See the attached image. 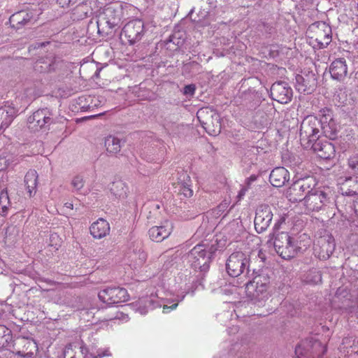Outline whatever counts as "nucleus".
Segmentation results:
<instances>
[{
    "label": "nucleus",
    "instance_id": "1",
    "mask_svg": "<svg viewBox=\"0 0 358 358\" xmlns=\"http://www.w3.org/2000/svg\"><path fill=\"white\" fill-rule=\"evenodd\" d=\"M301 238V245H297L287 233L280 232L278 234L273 241V245L276 252L283 259H287L295 256L300 250L306 249L311 243L310 238L303 234Z\"/></svg>",
    "mask_w": 358,
    "mask_h": 358
},
{
    "label": "nucleus",
    "instance_id": "2",
    "mask_svg": "<svg viewBox=\"0 0 358 358\" xmlns=\"http://www.w3.org/2000/svg\"><path fill=\"white\" fill-rule=\"evenodd\" d=\"M307 34L308 43L315 49L324 48L331 41V28L324 22L312 24Z\"/></svg>",
    "mask_w": 358,
    "mask_h": 358
},
{
    "label": "nucleus",
    "instance_id": "3",
    "mask_svg": "<svg viewBox=\"0 0 358 358\" xmlns=\"http://www.w3.org/2000/svg\"><path fill=\"white\" fill-rule=\"evenodd\" d=\"M245 291L255 303L262 306L271 295L269 279L265 276L256 277L253 281L247 283Z\"/></svg>",
    "mask_w": 358,
    "mask_h": 358
},
{
    "label": "nucleus",
    "instance_id": "4",
    "mask_svg": "<svg viewBox=\"0 0 358 358\" xmlns=\"http://www.w3.org/2000/svg\"><path fill=\"white\" fill-rule=\"evenodd\" d=\"M215 250L213 245L208 247L204 244L196 245L188 255L189 262L195 269L206 271Z\"/></svg>",
    "mask_w": 358,
    "mask_h": 358
},
{
    "label": "nucleus",
    "instance_id": "5",
    "mask_svg": "<svg viewBox=\"0 0 358 358\" xmlns=\"http://www.w3.org/2000/svg\"><path fill=\"white\" fill-rule=\"evenodd\" d=\"M193 280L191 278H187V275L185 277L180 275L178 278L177 283L178 284V287H176L174 291H178L176 297H169L168 295L165 297H161L158 295L157 298H160L164 303L163 305V313H168L171 310L176 308L179 301H181L185 298L186 294L189 293L192 289V282Z\"/></svg>",
    "mask_w": 358,
    "mask_h": 358
},
{
    "label": "nucleus",
    "instance_id": "6",
    "mask_svg": "<svg viewBox=\"0 0 358 358\" xmlns=\"http://www.w3.org/2000/svg\"><path fill=\"white\" fill-rule=\"evenodd\" d=\"M315 185V179L308 177L295 182L286 192V196L292 202L303 201L304 194L310 192V189Z\"/></svg>",
    "mask_w": 358,
    "mask_h": 358
},
{
    "label": "nucleus",
    "instance_id": "7",
    "mask_svg": "<svg viewBox=\"0 0 358 358\" xmlns=\"http://www.w3.org/2000/svg\"><path fill=\"white\" fill-rule=\"evenodd\" d=\"M248 266V256L242 252H236L229 257L226 263V269L230 276L238 277L244 272Z\"/></svg>",
    "mask_w": 358,
    "mask_h": 358
},
{
    "label": "nucleus",
    "instance_id": "8",
    "mask_svg": "<svg viewBox=\"0 0 358 358\" xmlns=\"http://www.w3.org/2000/svg\"><path fill=\"white\" fill-rule=\"evenodd\" d=\"M98 296L102 302L108 305L125 302L129 299L127 290L120 287H106L99 292Z\"/></svg>",
    "mask_w": 358,
    "mask_h": 358
},
{
    "label": "nucleus",
    "instance_id": "9",
    "mask_svg": "<svg viewBox=\"0 0 358 358\" xmlns=\"http://www.w3.org/2000/svg\"><path fill=\"white\" fill-rule=\"evenodd\" d=\"M321 126L319 120L313 115L306 117L302 122L300 130L301 139H307L308 142H315L319 138Z\"/></svg>",
    "mask_w": 358,
    "mask_h": 358
},
{
    "label": "nucleus",
    "instance_id": "10",
    "mask_svg": "<svg viewBox=\"0 0 358 358\" xmlns=\"http://www.w3.org/2000/svg\"><path fill=\"white\" fill-rule=\"evenodd\" d=\"M327 200V194L321 189H313V187L303 198L302 205L307 212L318 211Z\"/></svg>",
    "mask_w": 358,
    "mask_h": 358
},
{
    "label": "nucleus",
    "instance_id": "11",
    "mask_svg": "<svg viewBox=\"0 0 358 358\" xmlns=\"http://www.w3.org/2000/svg\"><path fill=\"white\" fill-rule=\"evenodd\" d=\"M144 34V23L141 20L135 19L128 22L122 29V36L130 44L139 41Z\"/></svg>",
    "mask_w": 358,
    "mask_h": 358
},
{
    "label": "nucleus",
    "instance_id": "12",
    "mask_svg": "<svg viewBox=\"0 0 358 358\" xmlns=\"http://www.w3.org/2000/svg\"><path fill=\"white\" fill-rule=\"evenodd\" d=\"M319 120L321 129L324 135L329 138H334L338 131V124L334 118L331 110L323 108L320 110Z\"/></svg>",
    "mask_w": 358,
    "mask_h": 358
},
{
    "label": "nucleus",
    "instance_id": "13",
    "mask_svg": "<svg viewBox=\"0 0 358 358\" xmlns=\"http://www.w3.org/2000/svg\"><path fill=\"white\" fill-rule=\"evenodd\" d=\"M50 115L46 108L36 110L28 118L29 128L34 131L45 128L52 122Z\"/></svg>",
    "mask_w": 358,
    "mask_h": 358
},
{
    "label": "nucleus",
    "instance_id": "14",
    "mask_svg": "<svg viewBox=\"0 0 358 358\" xmlns=\"http://www.w3.org/2000/svg\"><path fill=\"white\" fill-rule=\"evenodd\" d=\"M273 218V213L269 206H260L256 212L255 218V228L258 233L264 231L270 225Z\"/></svg>",
    "mask_w": 358,
    "mask_h": 358
},
{
    "label": "nucleus",
    "instance_id": "15",
    "mask_svg": "<svg viewBox=\"0 0 358 358\" xmlns=\"http://www.w3.org/2000/svg\"><path fill=\"white\" fill-rule=\"evenodd\" d=\"M309 351L320 355L326 352V347L317 340L310 338L302 341L295 348V353L299 358Z\"/></svg>",
    "mask_w": 358,
    "mask_h": 358
},
{
    "label": "nucleus",
    "instance_id": "16",
    "mask_svg": "<svg viewBox=\"0 0 358 358\" xmlns=\"http://www.w3.org/2000/svg\"><path fill=\"white\" fill-rule=\"evenodd\" d=\"M271 94L275 101L280 103H287L292 99V90L286 83L278 82L272 85Z\"/></svg>",
    "mask_w": 358,
    "mask_h": 358
},
{
    "label": "nucleus",
    "instance_id": "17",
    "mask_svg": "<svg viewBox=\"0 0 358 358\" xmlns=\"http://www.w3.org/2000/svg\"><path fill=\"white\" fill-rule=\"evenodd\" d=\"M122 17V10L117 5H109L103 9V13L99 16L97 23L105 20L109 27H115Z\"/></svg>",
    "mask_w": 358,
    "mask_h": 358
},
{
    "label": "nucleus",
    "instance_id": "18",
    "mask_svg": "<svg viewBox=\"0 0 358 358\" xmlns=\"http://www.w3.org/2000/svg\"><path fill=\"white\" fill-rule=\"evenodd\" d=\"M173 224L169 220L164 221L159 226H155L150 229V238L156 242H161L168 238L173 231Z\"/></svg>",
    "mask_w": 358,
    "mask_h": 358
},
{
    "label": "nucleus",
    "instance_id": "19",
    "mask_svg": "<svg viewBox=\"0 0 358 358\" xmlns=\"http://www.w3.org/2000/svg\"><path fill=\"white\" fill-rule=\"evenodd\" d=\"M17 111L13 103H6L0 108V133L10 125Z\"/></svg>",
    "mask_w": 358,
    "mask_h": 358
},
{
    "label": "nucleus",
    "instance_id": "20",
    "mask_svg": "<svg viewBox=\"0 0 358 358\" xmlns=\"http://www.w3.org/2000/svg\"><path fill=\"white\" fill-rule=\"evenodd\" d=\"M318 243L320 245H315L314 248L315 255L320 259H327L335 249L334 239L331 236H328L321 238Z\"/></svg>",
    "mask_w": 358,
    "mask_h": 358
},
{
    "label": "nucleus",
    "instance_id": "21",
    "mask_svg": "<svg viewBox=\"0 0 358 358\" xmlns=\"http://www.w3.org/2000/svg\"><path fill=\"white\" fill-rule=\"evenodd\" d=\"M314 152L322 159H330L335 155V148L334 145L327 141L321 140L316 141L312 145Z\"/></svg>",
    "mask_w": 358,
    "mask_h": 358
},
{
    "label": "nucleus",
    "instance_id": "22",
    "mask_svg": "<svg viewBox=\"0 0 358 358\" xmlns=\"http://www.w3.org/2000/svg\"><path fill=\"white\" fill-rule=\"evenodd\" d=\"M315 85V78L313 73L301 74L296 76V87L299 92L310 93Z\"/></svg>",
    "mask_w": 358,
    "mask_h": 358
},
{
    "label": "nucleus",
    "instance_id": "23",
    "mask_svg": "<svg viewBox=\"0 0 358 358\" xmlns=\"http://www.w3.org/2000/svg\"><path fill=\"white\" fill-rule=\"evenodd\" d=\"M90 231L94 238L100 239L109 234L110 225L106 220L99 218L92 224Z\"/></svg>",
    "mask_w": 358,
    "mask_h": 358
},
{
    "label": "nucleus",
    "instance_id": "24",
    "mask_svg": "<svg viewBox=\"0 0 358 358\" xmlns=\"http://www.w3.org/2000/svg\"><path fill=\"white\" fill-rule=\"evenodd\" d=\"M153 298V296L142 297L136 302L132 303V307L135 311L139 313L141 315H145L150 309L162 306L159 302H157L155 305V301Z\"/></svg>",
    "mask_w": 358,
    "mask_h": 358
},
{
    "label": "nucleus",
    "instance_id": "25",
    "mask_svg": "<svg viewBox=\"0 0 358 358\" xmlns=\"http://www.w3.org/2000/svg\"><path fill=\"white\" fill-rule=\"evenodd\" d=\"M270 182L274 187H282L289 179V173L284 167L275 168L270 174Z\"/></svg>",
    "mask_w": 358,
    "mask_h": 358
},
{
    "label": "nucleus",
    "instance_id": "26",
    "mask_svg": "<svg viewBox=\"0 0 358 358\" xmlns=\"http://www.w3.org/2000/svg\"><path fill=\"white\" fill-rule=\"evenodd\" d=\"M64 358H87V350L81 343L68 345L64 352Z\"/></svg>",
    "mask_w": 358,
    "mask_h": 358
},
{
    "label": "nucleus",
    "instance_id": "27",
    "mask_svg": "<svg viewBox=\"0 0 358 358\" xmlns=\"http://www.w3.org/2000/svg\"><path fill=\"white\" fill-rule=\"evenodd\" d=\"M340 192L346 196L358 194V178L350 177L339 182Z\"/></svg>",
    "mask_w": 358,
    "mask_h": 358
},
{
    "label": "nucleus",
    "instance_id": "28",
    "mask_svg": "<svg viewBox=\"0 0 358 358\" xmlns=\"http://www.w3.org/2000/svg\"><path fill=\"white\" fill-rule=\"evenodd\" d=\"M330 73L334 79L341 80L348 73V68L344 59H338L334 61L330 67Z\"/></svg>",
    "mask_w": 358,
    "mask_h": 358
},
{
    "label": "nucleus",
    "instance_id": "29",
    "mask_svg": "<svg viewBox=\"0 0 358 358\" xmlns=\"http://www.w3.org/2000/svg\"><path fill=\"white\" fill-rule=\"evenodd\" d=\"M146 254L138 250L137 252L134 251L132 253L129 255L128 259L129 262V266L134 271H138L142 267L146 261Z\"/></svg>",
    "mask_w": 358,
    "mask_h": 358
},
{
    "label": "nucleus",
    "instance_id": "30",
    "mask_svg": "<svg viewBox=\"0 0 358 358\" xmlns=\"http://www.w3.org/2000/svg\"><path fill=\"white\" fill-rule=\"evenodd\" d=\"M180 177H182V180L178 182L177 185L175 187V192L182 194L185 197H191L193 195V190L189 187V176L182 173Z\"/></svg>",
    "mask_w": 358,
    "mask_h": 358
},
{
    "label": "nucleus",
    "instance_id": "31",
    "mask_svg": "<svg viewBox=\"0 0 358 358\" xmlns=\"http://www.w3.org/2000/svg\"><path fill=\"white\" fill-rule=\"evenodd\" d=\"M18 162V158L14 155L5 151L0 152V171L12 168Z\"/></svg>",
    "mask_w": 358,
    "mask_h": 358
},
{
    "label": "nucleus",
    "instance_id": "32",
    "mask_svg": "<svg viewBox=\"0 0 358 358\" xmlns=\"http://www.w3.org/2000/svg\"><path fill=\"white\" fill-rule=\"evenodd\" d=\"M38 174L34 170H29L24 177L25 186L29 196H32L36 193L37 186Z\"/></svg>",
    "mask_w": 358,
    "mask_h": 358
},
{
    "label": "nucleus",
    "instance_id": "33",
    "mask_svg": "<svg viewBox=\"0 0 358 358\" xmlns=\"http://www.w3.org/2000/svg\"><path fill=\"white\" fill-rule=\"evenodd\" d=\"M128 188L121 180L115 181L110 187L112 196L117 199H123L127 196Z\"/></svg>",
    "mask_w": 358,
    "mask_h": 358
},
{
    "label": "nucleus",
    "instance_id": "34",
    "mask_svg": "<svg viewBox=\"0 0 358 358\" xmlns=\"http://www.w3.org/2000/svg\"><path fill=\"white\" fill-rule=\"evenodd\" d=\"M105 147L108 152L116 154L120 151L122 141L117 137L109 135L105 138Z\"/></svg>",
    "mask_w": 358,
    "mask_h": 358
},
{
    "label": "nucleus",
    "instance_id": "35",
    "mask_svg": "<svg viewBox=\"0 0 358 358\" xmlns=\"http://www.w3.org/2000/svg\"><path fill=\"white\" fill-rule=\"evenodd\" d=\"M22 343L24 344V356L31 357H33L38 350V345L36 341L33 339H23Z\"/></svg>",
    "mask_w": 358,
    "mask_h": 358
},
{
    "label": "nucleus",
    "instance_id": "36",
    "mask_svg": "<svg viewBox=\"0 0 358 358\" xmlns=\"http://www.w3.org/2000/svg\"><path fill=\"white\" fill-rule=\"evenodd\" d=\"M10 206V199L8 192L6 189H2L0 193V214L5 215Z\"/></svg>",
    "mask_w": 358,
    "mask_h": 358
},
{
    "label": "nucleus",
    "instance_id": "37",
    "mask_svg": "<svg viewBox=\"0 0 358 358\" xmlns=\"http://www.w3.org/2000/svg\"><path fill=\"white\" fill-rule=\"evenodd\" d=\"M231 203V199L229 196L225 197L222 201L217 206V207L213 210V213L217 217H220L223 215H226L229 210V207Z\"/></svg>",
    "mask_w": 358,
    "mask_h": 358
},
{
    "label": "nucleus",
    "instance_id": "38",
    "mask_svg": "<svg viewBox=\"0 0 358 358\" xmlns=\"http://www.w3.org/2000/svg\"><path fill=\"white\" fill-rule=\"evenodd\" d=\"M29 13L26 11H20L13 14L10 17V22L11 23H16L17 24L24 25L23 20H24V17H29Z\"/></svg>",
    "mask_w": 358,
    "mask_h": 358
},
{
    "label": "nucleus",
    "instance_id": "39",
    "mask_svg": "<svg viewBox=\"0 0 358 358\" xmlns=\"http://www.w3.org/2000/svg\"><path fill=\"white\" fill-rule=\"evenodd\" d=\"M322 277L319 271H310L309 275L307 277L306 281L313 284H317L321 282Z\"/></svg>",
    "mask_w": 358,
    "mask_h": 358
},
{
    "label": "nucleus",
    "instance_id": "40",
    "mask_svg": "<svg viewBox=\"0 0 358 358\" xmlns=\"http://www.w3.org/2000/svg\"><path fill=\"white\" fill-rule=\"evenodd\" d=\"M71 185L76 190L78 191L84 186L83 178L80 176H75L71 181Z\"/></svg>",
    "mask_w": 358,
    "mask_h": 358
},
{
    "label": "nucleus",
    "instance_id": "41",
    "mask_svg": "<svg viewBox=\"0 0 358 358\" xmlns=\"http://www.w3.org/2000/svg\"><path fill=\"white\" fill-rule=\"evenodd\" d=\"M348 164L350 167L358 173V152L350 157Z\"/></svg>",
    "mask_w": 358,
    "mask_h": 358
},
{
    "label": "nucleus",
    "instance_id": "42",
    "mask_svg": "<svg viewBox=\"0 0 358 358\" xmlns=\"http://www.w3.org/2000/svg\"><path fill=\"white\" fill-rule=\"evenodd\" d=\"M196 90L195 85H188L184 87L183 93L188 97H191L194 95Z\"/></svg>",
    "mask_w": 358,
    "mask_h": 358
},
{
    "label": "nucleus",
    "instance_id": "43",
    "mask_svg": "<svg viewBox=\"0 0 358 358\" xmlns=\"http://www.w3.org/2000/svg\"><path fill=\"white\" fill-rule=\"evenodd\" d=\"M180 275H183L184 277L185 275H187V278H191V280L194 281V279L191 276H189L188 275H185L182 273L180 275H178L176 278V284L173 286V287L172 288V290L171 292H169L168 293H166L165 296H166L168 295L169 297H171L172 294H173V295H175V292H176V296H177V294H178V292L174 291V290H175L176 287H178V284L177 283V280H178V278Z\"/></svg>",
    "mask_w": 358,
    "mask_h": 358
},
{
    "label": "nucleus",
    "instance_id": "44",
    "mask_svg": "<svg viewBox=\"0 0 358 358\" xmlns=\"http://www.w3.org/2000/svg\"><path fill=\"white\" fill-rule=\"evenodd\" d=\"M71 1L72 0H57V3L63 8L69 6Z\"/></svg>",
    "mask_w": 358,
    "mask_h": 358
},
{
    "label": "nucleus",
    "instance_id": "45",
    "mask_svg": "<svg viewBox=\"0 0 358 358\" xmlns=\"http://www.w3.org/2000/svg\"><path fill=\"white\" fill-rule=\"evenodd\" d=\"M246 191H247L246 188H245V187L241 188V189L240 190V192H238V197L239 200L241 199L245 196Z\"/></svg>",
    "mask_w": 358,
    "mask_h": 358
},
{
    "label": "nucleus",
    "instance_id": "46",
    "mask_svg": "<svg viewBox=\"0 0 358 358\" xmlns=\"http://www.w3.org/2000/svg\"><path fill=\"white\" fill-rule=\"evenodd\" d=\"M64 206L65 208L70 209V210H72L73 208V204L72 203V202H70V201H67V202L64 203Z\"/></svg>",
    "mask_w": 358,
    "mask_h": 358
},
{
    "label": "nucleus",
    "instance_id": "47",
    "mask_svg": "<svg viewBox=\"0 0 358 358\" xmlns=\"http://www.w3.org/2000/svg\"><path fill=\"white\" fill-rule=\"evenodd\" d=\"M220 132V124L219 123H217V124L216 126V129L213 130V133L212 134L215 136V135L218 134Z\"/></svg>",
    "mask_w": 358,
    "mask_h": 358
},
{
    "label": "nucleus",
    "instance_id": "48",
    "mask_svg": "<svg viewBox=\"0 0 358 358\" xmlns=\"http://www.w3.org/2000/svg\"><path fill=\"white\" fill-rule=\"evenodd\" d=\"M32 15L29 13V17H24V20H23L24 24H27L31 20Z\"/></svg>",
    "mask_w": 358,
    "mask_h": 358
},
{
    "label": "nucleus",
    "instance_id": "49",
    "mask_svg": "<svg viewBox=\"0 0 358 358\" xmlns=\"http://www.w3.org/2000/svg\"><path fill=\"white\" fill-rule=\"evenodd\" d=\"M354 208H355V211L356 214L358 215V198L354 203Z\"/></svg>",
    "mask_w": 358,
    "mask_h": 358
},
{
    "label": "nucleus",
    "instance_id": "50",
    "mask_svg": "<svg viewBox=\"0 0 358 358\" xmlns=\"http://www.w3.org/2000/svg\"><path fill=\"white\" fill-rule=\"evenodd\" d=\"M205 110L203 109H201L198 111L197 113V117L198 118H199L200 117L202 116V115L204 113Z\"/></svg>",
    "mask_w": 358,
    "mask_h": 358
},
{
    "label": "nucleus",
    "instance_id": "51",
    "mask_svg": "<svg viewBox=\"0 0 358 358\" xmlns=\"http://www.w3.org/2000/svg\"><path fill=\"white\" fill-rule=\"evenodd\" d=\"M355 54H357L358 56V41L355 44Z\"/></svg>",
    "mask_w": 358,
    "mask_h": 358
},
{
    "label": "nucleus",
    "instance_id": "52",
    "mask_svg": "<svg viewBox=\"0 0 358 358\" xmlns=\"http://www.w3.org/2000/svg\"><path fill=\"white\" fill-rule=\"evenodd\" d=\"M5 332V327H0V332Z\"/></svg>",
    "mask_w": 358,
    "mask_h": 358
},
{
    "label": "nucleus",
    "instance_id": "53",
    "mask_svg": "<svg viewBox=\"0 0 358 358\" xmlns=\"http://www.w3.org/2000/svg\"><path fill=\"white\" fill-rule=\"evenodd\" d=\"M51 237H52V238H56V237H57V235H56V234H55V235H52V236H51Z\"/></svg>",
    "mask_w": 358,
    "mask_h": 358
}]
</instances>
